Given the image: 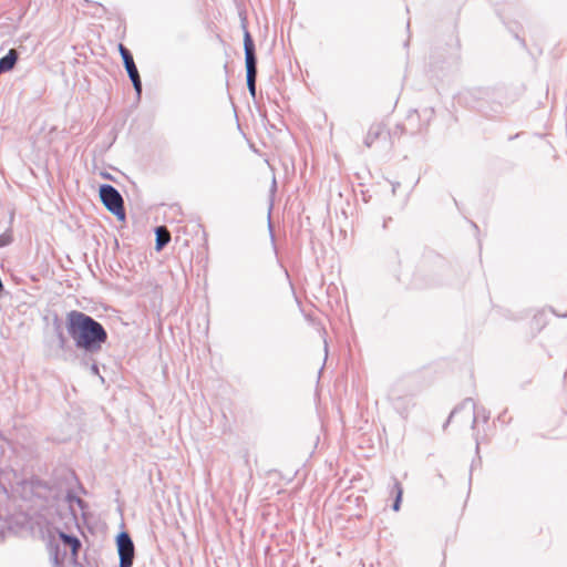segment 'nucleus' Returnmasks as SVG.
<instances>
[{
	"mask_svg": "<svg viewBox=\"0 0 567 567\" xmlns=\"http://www.w3.org/2000/svg\"><path fill=\"white\" fill-rule=\"evenodd\" d=\"M66 329L75 346L87 352H97L107 340L103 326L81 311H70L66 316Z\"/></svg>",
	"mask_w": 567,
	"mask_h": 567,
	"instance_id": "nucleus-1",
	"label": "nucleus"
},
{
	"mask_svg": "<svg viewBox=\"0 0 567 567\" xmlns=\"http://www.w3.org/2000/svg\"><path fill=\"white\" fill-rule=\"evenodd\" d=\"M245 55H246V70H247V86L252 96L256 94V56L255 45L249 32H245L244 38Z\"/></svg>",
	"mask_w": 567,
	"mask_h": 567,
	"instance_id": "nucleus-2",
	"label": "nucleus"
},
{
	"mask_svg": "<svg viewBox=\"0 0 567 567\" xmlns=\"http://www.w3.org/2000/svg\"><path fill=\"white\" fill-rule=\"evenodd\" d=\"M100 198L104 206L111 213H123V198L121 194L111 185H102L100 187Z\"/></svg>",
	"mask_w": 567,
	"mask_h": 567,
	"instance_id": "nucleus-3",
	"label": "nucleus"
},
{
	"mask_svg": "<svg viewBox=\"0 0 567 567\" xmlns=\"http://www.w3.org/2000/svg\"><path fill=\"white\" fill-rule=\"evenodd\" d=\"M117 550L120 555V567H132L134 559V544L130 535L121 533L116 538Z\"/></svg>",
	"mask_w": 567,
	"mask_h": 567,
	"instance_id": "nucleus-4",
	"label": "nucleus"
},
{
	"mask_svg": "<svg viewBox=\"0 0 567 567\" xmlns=\"http://www.w3.org/2000/svg\"><path fill=\"white\" fill-rule=\"evenodd\" d=\"M118 51L124 61V65L128 73V76L132 80L136 92L140 94L142 91V83H141L140 74H138L136 65L134 63L133 56L130 53V51L122 43L118 44Z\"/></svg>",
	"mask_w": 567,
	"mask_h": 567,
	"instance_id": "nucleus-5",
	"label": "nucleus"
},
{
	"mask_svg": "<svg viewBox=\"0 0 567 567\" xmlns=\"http://www.w3.org/2000/svg\"><path fill=\"white\" fill-rule=\"evenodd\" d=\"M18 60V53L14 49L9 50L7 55L0 59V73L8 72L13 69Z\"/></svg>",
	"mask_w": 567,
	"mask_h": 567,
	"instance_id": "nucleus-6",
	"label": "nucleus"
},
{
	"mask_svg": "<svg viewBox=\"0 0 567 567\" xmlns=\"http://www.w3.org/2000/svg\"><path fill=\"white\" fill-rule=\"evenodd\" d=\"M171 240V234L164 226L156 228V250H162L163 247Z\"/></svg>",
	"mask_w": 567,
	"mask_h": 567,
	"instance_id": "nucleus-7",
	"label": "nucleus"
},
{
	"mask_svg": "<svg viewBox=\"0 0 567 567\" xmlns=\"http://www.w3.org/2000/svg\"><path fill=\"white\" fill-rule=\"evenodd\" d=\"M60 538L62 539L64 545H68V546L71 547L72 554L74 556H76L78 551H79V549L81 547L80 540L76 537H73V536H70V535H66V534H61Z\"/></svg>",
	"mask_w": 567,
	"mask_h": 567,
	"instance_id": "nucleus-8",
	"label": "nucleus"
},
{
	"mask_svg": "<svg viewBox=\"0 0 567 567\" xmlns=\"http://www.w3.org/2000/svg\"><path fill=\"white\" fill-rule=\"evenodd\" d=\"M391 493L395 495L393 509L395 512H398L400 509L401 501H402V496H403V487L400 482H398V481L394 482Z\"/></svg>",
	"mask_w": 567,
	"mask_h": 567,
	"instance_id": "nucleus-9",
	"label": "nucleus"
},
{
	"mask_svg": "<svg viewBox=\"0 0 567 567\" xmlns=\"http://www.w3.org/2000/svg\"><path fill=\"white\" fill-rule=\"evenodd\" d=\"M379 134V127L371 128L367 135L365 145L370 147L372 143L378 138Z\"/></svg>",
	"mask_w": 567,
	"mask_h": 567,
	"instance_id": "nucleus-10",
	"label": "nucleus"
},
{
	"mask_svg": "<svg viewBox=\"0 0 567 567\" xmlns=\"http://www.w3.org/2000/svg\"><path fill=\"white\" fill-rule=\"evenodd\" d=\"M12 241V233L8 230L0 235V247L7 246Z\"/></svg>",
	"mask_w": 567,
	"mask_h": 567,
	"instance_id": "nucleus-11",
	"label": "nucleus"
},
{
	"mask_svg": "<svg viewBox=\"0 0 567 567\" xmlns=\"http://www.w3.org/2000/svg\"><path fill=\"white\" fill-rule=\"evenodd\" d=\"M117 216H118V218H120V220H121V221H124V219H125V216H126V215L121 214V215H117Z\"/></svg>",
	"mask_w": 567,
	"mask_h": 567,
	"instance_id": "nucleus-12",
	"label": "nucleus"
}]
</instances>
